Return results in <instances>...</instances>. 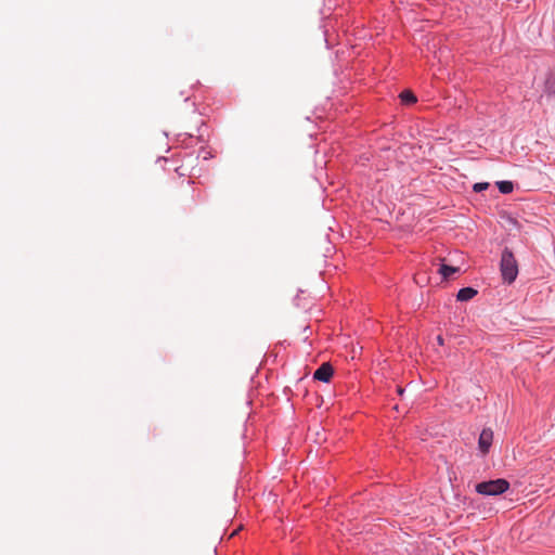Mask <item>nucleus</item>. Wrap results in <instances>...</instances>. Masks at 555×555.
Masks as SVG:
<instances>
[{
  "mask_svg": "<svg viewBox=\"0 0 555 555\" xmlns=\"http://www.w3.org/2000/svg\"><path fill=\"white\" fill-rule=\"evenodd\" d=\"M501 273L503 280L508 284L513 283L518 274V266L517 261L513 255V253L505 248L502 253L501 257Z\"/></svg>",
  "mask_w": 555,
  "mask_h": 555,
  "instance_id": "nucleus-1",
  "label": "nucleus"
},
{
  "mask_svg": "<svg viewBox=\"0 0 555 555\" xmlns=\"http://www.w3.org/2000/svg\"><path fill=\"white\" fill-rule=\"evenodd\" d=\"M509 483L505 479L482 481L476 485V491L483 495H499L508 490Z\"/></svg>",
  "mask_w": 555,
  "mask_h": 555,
  "instance_id": "nucleus-2",
  "label": "nucleus"
},
{
  "mask_svg": "<svg viewBox=\"0 0 555 555\" xmlns=\"http://www.w3.org/2000/svg\"><path fill=\"white\" fill-rule=\"evenodd\" d=\"M493 441V431L485 428L478 439V447L482 454H487Z\"/></svg>",
  "mask_w": 555,
  "mask_h": 555,
  "instance_id": "nucleus-3",
  "label": "nucleus"
},
{
  "mask_svg": "<svg viewBox=\"0 0 555 555\" xmlns=\"http://www.w3.org/2000/svg\"><path fill=\"white\" fill-rule=\"evenodd\" d=\"M334 370L333 366L328 362H324L321 366L314 372L313 378L320 382L328 383L333 376Z\"/></svg>",
  "mask_w": 555,
  "mask_h": 555,
  "instance_id": "nucleus-4",
  "label": "nucleus"
},
{
  "mask_svg": "<svg viewBox=\"0 0 555 555\" xmlns=\"http://www.w3.org/2000/svg\"><path fill=\"white\" fill-rule=\"evenodd\" d=\"M477 295V291L473 287L461 288L456 295V299L460 301H467Z\"/></svg>",
  "mask_w": 555,
  "mask_h": 555,
  "instance_id": "nucleus-5",
  "label": "nucleus"
},
{
  "mask_svg": "<svg viewBox=\"0 0 555 555\" xmlns=\"http://www.w3.org/2000/svg\"><path fill=\"white\" fill-rule=\"evenodd\" d=\"M459 271V267H452L448 264H441L438 270V272L442 275L444 280L449 279L453 273H457Z\"/></svg>",
  "mask_w": 555,
  "mask_h": 555,
  "instance_id": "nucleus-6",
  "label": "nucleus"
},
{
  "mask_svg": "<svg viewBox=\"0 0 555 555\" xmlns=\"http://www.w3.org/2000/svg\"><path fill=\"white\" fill-rule=\"evenodd\" d=\"M400 99L405 104H413L416 102V96L413 94V92L409 90H404L400 94Z\"/></svg>",
  "mask_w": 555,
  "mask_h": 555,
  "instance_id": "nucleus-7",
  "label": "nucleus"
},
{
  "mask_svg": "<svg viewBox=\"0 0 555 555\" xmlns=\"http://www.w3.org/2000/svg\"><path fill=\"white\" fill-rule=\"evenodd\" d=\"M496 185L503 194H508L513 191V183L511 181H499Z\"/></svg>",
  "mask_w": 555,
  "mask_h": 555,
  "instance_id": "nucleus-8",
  "label": "nucleus"
},
{
  "mask_svg": "<svg viewBox=\"0 0 555 555\" xmlns=\"http://www.w3.org/2000/svg\"><path fill=\"white\" fill-rule=\"evenodd\" d=\"M489 183L488 182H479V183H475L473 189L475 192H481V191H485L489 188Z\"/></svg>",
  "mask_w": 555,
  "mask_h": 555,
  "instance_id": "nucleus-9",
  "label": "nucleus"
},
{
  "mask_svg": "<svg viewBox=\"0 0 555 555\" xmlns=\"http://www.w3.org/2000/svg\"><path fill=\"white\" fill-rule=\"evenodd\" d=\"M437 341L440 346H442L444 344V340H443L442 336H440V335L437 337Z\"/></svg>",
  "mask_w": 555,
  "mask_h": 555,
  "instance_id": "nucleus-10",
  "label": "nucleus"
}]
</instances>
